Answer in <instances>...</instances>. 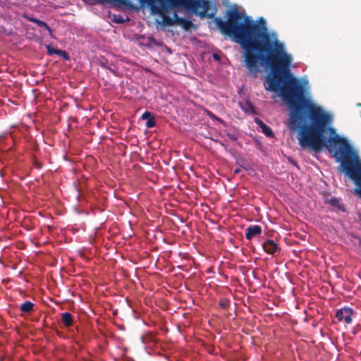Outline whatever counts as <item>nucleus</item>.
Listing matches in <instances>:
<instances>
[{"instance_id":"nucleus-1","label":"nucleus","mask_w":361,"mask_h":361,"mask_svg":"<svg viewBox=\"0 0 361 361\" xmlns=\"http://www.w3.org/2000/svg\"><path fill=\"white\" fill-rule=\"evenodd\" d=\"M353 315V310L350 307H343L337 310L336 313V318L339 322H345L349 324L352 322V317Z\"/></svg>"},{"instance_id":"nucleus-2","label":"nucleus","mask_w":361,"mask_h":361,"mask_svg":"<svg viewBox=\"0 0 361 361\" xmlns=\"http://www.w3.org/2000/svg\"><path fill=\"white\" fill-rule=\"evenodd\" d=\"M262 231V228L259 225L250 226L245 230V238L247 240H251L254 237L260 235Z\"/></svg>"},{"instance_id":"nucleus-3","label":"nucleus","mask_w":361,"mask_h":361,"mask_svg":"<svg viewBox=\"0 0 361 361\" xmlns=\"http://www.w3.org/2000/svg\"><path fill=\"white\" fill-rule=\"evenodd\" d=\"M264 250L269 255H274L279 251V245L273 240H267L262 245Z\"/></svg>"},{"instance_id":"nucleus-4","label":"nucleus","mask_w":361,"mask_h":361,"mask_svg":"<svg viewBox=\"0 0 361 361\" xmlns=\"http://www.w3.org/2000/svg\"><path fill=\"white\" fill-rule=\"evenodd\" d=\"M255 121L257 126L261 128L262 133H264V135H266L267 137L274 136L271 129L267 126L262 121L257 118H256Z\"/></svg>"},{"instance_id":"nucleus-5","label":"nucleus","mask_w":361,"mask_h":361,"mask_svg":"<svg viewBox=\"0 0 361 361\" xmlns=\"http://www.w3.org/2000/svg\"><path fill=\"white\" fill-rule=\"evenodd\" d=\"M299 122H300L299 115L298 114V113L296 111H293L290 115V127L292 129H295L298 127Z\"/></svg>"},{"instance_id":"nucleus-6","label":"nucleus","mask_w":361,"mask_h":361,"mask_svg":"<svg viewBox=\"0 0 361 361\" xmlns=\"http://www.w3.org/2000/svg\"><path fill=\"white\" fill-rule=\"evenodd\" d=\"M62 321L66 326H71L73 325V317L71 313L64 312L62 314Z\"/></svg>"},{"instance_id":"nucleus-7","label":"nucleus","mask_w":361,"mask_h":361,"mask_svg":"<svg viewBox=\"0 0 361 361\" xmlns=\"http://www.w3.org/2000/svg\"><path fill=\"white\" fill-rule=\"evenodd\" d=\"M111 20L114 22V23H123L126 21H129L130 20V18L128 17H126V18L122 16L121 15H116V14H113L111 17Z\"/></svg>"},{"instance_id":"nucleus-8","label":"nucleus","mask_w":361,"mask_h":361,"mask_svg":"<svg viewBox=\"0 0 361 361\" xmlns=\"http://www.w3.org/2000/svg\"><path fill=\"white\" fill-rule=\"evenodd\" d=\"M33 308V304L31 302L27 301L23 303L20 306V310L23 312H30Z\"/></svg>"},{"instance_id":"nucleus-9","label":"nucleus","mask_w":361,"mask_h":361,"mask_svg":"<svg viewBox=\"0 0 361 361\" xmlns=\"http://www.w3.org/2000/svg\"><path fill=\"white\" fill-rule=\"evenodd\" d=\"M30 20L37 23L39 26L44 27L47 30L51 32V29H50L49 26L46 23H44V22H43V21H42L40 20H37L36 18H30Z\"/></svg>"},{"instance_id":"nucleus-10","label":"nucleus","mask_w":361,"mask_h":361,"mask_svg":"<svg viewBox=\"0 0 361 361\" xmlns=\"http://www.w3.org/2000/svg\"><path fill=\"white\" fill-rule=\"evenodd\" d=\"M47 50L49 55L56 54L57 51H59V49H54L51 45L47 46Z\"/></svg>"},{"instance_id":"nucleus-11","label":"nucleus","mask_w":361,"mask_h":361,"mask_svg":"<svg viewBox=\"0 0 361 361\" xmlns=\"http://www.w3.org/2000/svg\"><path fill=\"white\" fill-rule=\"evenodd\" d=\"M56 55L62 57L63 59L68 60L69 59L68 54L66 53V51L63 50H59L57 51Z\"/></svg>"},{"instance_id":"nucleus-12","label":"nucleus","mask_w":361,"mask_h":361,"mask_svg":"<svg viewBox=\"0 0 361 361\" xmlns=\"http://www.w3.org/2000/svg\"><path fill=\"white\" fill-rule=\"evenodd\" d=\"M155 121L154 120V118L153 116L152 118H149L147 121V123H146V126L147 128H153L155 126Z\"/></svg>"},{"instance_id":"nucleus-13","label":"nucleus","mask_w":361,"mask_h":361,"mask_svg":"<svg viewBox=\"0 0 361 361\" xmlns=\"http://www.w3.org/2000/svg\"><path fill=\"white\" fill-rule=\"evenodd\" d=\"M152 115L150 112L149 111H145L142 115V119L143 120H148L149 118H152Z\"/></svg>"},{"instance_id":"nucleus-14","label":"nucleus","mask_w":361,"mask_h":361,"mask_svg":"<svg viewBox=\"0 0 361 361\" xmlns=\"http://www.w3.org/2000/svg\"><path fill=\"white\" fill-rule=\"evenodd\" d=\"M329 202L331 204L336 205V204L338 202V200L336 198H331Z\"/></svg>"},{"instance_id":"nucleus-15","label":"nucleus","mask_w":361,"mask_h":361,"mask_svg":"<svg viewBox=\"0 0 361 361\" xmlns=\"http://www.w3.org/2000/svg\"><path fill=\"white\" fill-rule=\"evenodd\" d=\"M214 58L216 59H218V57L216 54H214Z\"/></svg>"},{"instance_id":"nucleus-16","label":"nucleus","mask_w":361,"mask_h":361,"mask_svg":"<svg viewBox=\"0 0 361 361\" xmlns=\"http://www.w3.org/2000/svg\"><path fill=\"white\" fill-rule=\"evenodd\" d=\"M238 172H239V170H238V169H235V173H238Z\"/></svg>"}]
</instances>
